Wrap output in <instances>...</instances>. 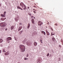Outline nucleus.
<instances>
[{"mask_svg":"<svg viewBox=\"0 0 63 63\" xmlns=\"http://www.w3.org/2000/svg\"><path fill=\"white\" fill-rule=\"evenodd\" d=\"M3 29H4V28H1V31H2V30H3Z\"/></svg>","mask_w":63,"mask_h":63,"instance_id":"bb28decb","label":"nucleus"},{"mask_svg":"<svg viewBox=\"0 0 63 63\" xmlns=\"http://www.w3.org/2000/svg\"><path fill=\"white\" fill-rule=\"evenodd\" d=\"M43 24V23L42 22V21H38V25L39 26H41Z\"/></svg>","mask_w":63,"mask_h":63,"instance_id":"20e7f679","label":"nucleus"},{"mask_svg":"<svg viewBox=\"0 0 63 63\" xmlns=\"http://www.w3.org/2000/svg\"><path fill=\"white\" fill-rule=\"evenodd\" d=\"M1 7V3H0V7Z\"/></svg>","mask_w":63,"mask_h":63,"instance_id":"37998d69","label":"nucleus"},{"mask_svg":"<svg viewBox=\"0 0 63 63\" xmlns=\"http://www.w3.org/2000/svg\"><path fill=\"white\" fill-rule=\"evenodd\" d=\"M46 28H47V27H46Z\"/></svg>","mask_w":63,"mask_h":63,"instance_id":"5fc2aeb1","label":"nucleus"},{"mask_svg":"<svg viewBox=\"0 0 63 63\" xmlns=\"http://www.w3.org/2000/svg\"><path fill=\"white\" fill-rule=\"evenodd\" d=\"M19 29H20V30H21V29H22V27L21 26H20L19 27Z\"/></svg>","mask_w":63,"mask_h":63,"instance_id":"393cba45","label":"nucleus"},{"mask_svg":"<svg viewBox=\"0 0 63 63\" xmlns=\"http://www.w3.org/2000/svg\"><path fill=\"white\" fill-rule=\"evenodd\" d=\"M0 16H2V17H5V15H4V14H1Z\"/></svg>","mask_w":63,"mask_h":63,"instance_id":"9d476101","label":"nucleus"},{"mask_svg":"<svg viewBox=\"0 0 63 63\" xmlns=\"http://www.w3.org/2000/svg\"><path fill=\"white\" fill-rule=\"evenodd\" d=\"M6 12L5 11V12H4L3 14L4 15H5H5H6Z\"/></svg>","mask_w":63,"mask_h":63,"instance_id":"5701e85b","label":"nucleus"},{"mask_svg":"<svg viewBox=\"0 0 63 63\" xmlns=\"http://www.w3.org/2000/svg\"><path fill=\"white\" fill-rule=\"evenodd\" d=\"M32 23L33 24H34V23L35 21H34V19H32Z\"/></svg>","mask_w":63,"mask_h":63,"instance_id":"2eb2a0df","label":"nucleus"},{"mask_svg":"<svg viewBox=\"0 0 63 63\" xmlns=\"http://www.w3.org/2000/svg\"><path fill=\"white\" fill-rule=\"evenodd\" d=\"M7 30V29H5V30L6 31V30Z\"/></svg>","mask_w":63,"mask_h":63,"instance_id":"49530a36","label":"nucleus"},{"mask_svg":"<svg viewBox=\"0 0 63 63\" xmlns=\"http://www.w3.org/2000/svg\"><path fill=\"white\" fill-rule=\"evenodd\" d=\"M19 25H21V23H19Z\"/></svg>","mask_w":63,"mask_h":63,"instance_id":"79ce46f5","label":"nucleus"},{"mask_svg":"<svg viewBox=\"0 0 63 63\" xmlns=\"http://www.w3.org/2000/svg\"><path fill=\"white\" fill-rule=\"evenodd\" d=\"M30 23H29L28 24L27 29H29V28H30Z\"/></svg>","mask_w":63,"mask_h":63,"instance_id":"0eeeda50","label":"nucleus"},{"mask_svg":"<svg viewBox=\"0 0 63 63\" xmlns=\"http://www.w3.org/2000/svg\"><path fill=\"white\" fill-rule=\"evenodd\" d=\"M26 39H25V40L22 41V43L24 44H25L26 43Z\"/></svg>","mask_w":63,"mask_h":63,"instance_id":"6e6552de","label":"nucleus"},{"mask_svg":"<svg viewBox=\"0 0 63 63\" xmlns=\"http://www.w3.org/2000/svg\"><path fill=\"white\" fill-rule=\"evenodd\" d=\"M29 15L30 16H31V14L30 13H29Z\"/></svg>","mask_w":63,"mask_h":63,"instance_id":"c9c22d12","label":"nucleus"},{"mask_svg":"<svg viewBox=\"0 0 63 63\" xmlns=\"http://www.w3.org/2000/svg\"><path fill=\"white\" fill-rule=\"evenodd\" d=\"M18 31H19L20 30V29L19 28L18 29Z\"/></svg>","mask_w":63,"mask_h":63,"instance_id":"c85d7f7f","label":"nucleus"},{"mask_svg":"<svg viewBox=\"0 0 63 63\" xmlns=\"http://www.w3.org/2000/svg\"><path fill=\"white\" fill-rule=\"evenodd\" d=\"M61 42H62V45H63V39H61Z\"/></svg>","mask_w":63,"mask_h":63,"instance_id":"4be33fe9","label":"nucleus"},{"mask_svg":"<svg viewBox=\"0 0 63 63\" xmlns=\"http://www.w3.org/2000/svg\"><path fill=\"white\" fill-rule=\"evenodd\" d=\"M6 19V18H1V20H2V21H4L5 20V19Z\"/></svg>","mask_w":63,"mask_h":63,"instance_id":"dca6fc26","label":"nucleus"},{"mask_svg":"<svg viewBox=\"0 0 63 63\" xmlns=\"http://www.w3.org/2000/svg\"><path fill=\"white\" fill-rule=\"evenodd\" d=\"M24 60H27V58L26 57L24 58Z\"/></svg>","mask_w":63,"mask_h":63,"instance_id":"7c9ffc66","label":"nucleus"},{"mask_svg":"<svg viewBox=\"0 0 63 63\" xmlns=\"http://www.w3.org/2000/svg\"><path fill=\"white\" fill-rule=\"evenodd\" d=\"M34 46H36L37 45V43L36 42H34Z\"/></svg>","mask_w":63,"mask_h":63,"instance_id":"ddd939ff","label":"nucleus"},{"mask_svg":"<svg viewBox=\"0 0 63 63\" xmlns=\"http://www.w3.org/2000/svg\"><path fill=\"white\" fill-rule=\"evenodd\" d=\"M10 54V53L9 52V51H7L6 53H4L5 55H9Z\"/></svg>","mask_w":63,"mask_h":63,"instance_id":"1a4fd4ad","label":"nucleus"},{"mask_svg":"<svg viewBox=\"0 0 63 63\" xmlns=\"http://www.w3.org/2000/svg\"><path fill=\"white\" fill-rule=\"evenodd\" d=\"M41 32L42 33H43V34H44V35H45L46 32H45L44 31H41Z\"/></svg>","mask_w":63,"mask_h":63,"instance_id":"f8f14e48","label":"nucleus"},{"mask_svg":"<svg viewBox=\"0 0 63 63\" xmlns=\"http://www.w3.org/2000/svg\"><path fill=\"white\" fill-rule=\"evenodd\" d=\"M59 48H61V46L60 45L59 46Z\"/></svg>","mask_w":63,"mask_h":63,"instance_id":"cd10ccee","label":"nucleus"},{"mask_svg":"<svg viewBox=\"0 0 63 63\" xmlns=\"http://www.w3.org/2000/svg\"><path fill=\"white\" fill-rule=\"evenodd\" d=\"M0 47H3V45L2 44L0 45Z\"/></svg>","mask_w":63,"mask_h":63,"instance_id":"72a5a7b5","label":"nucleus"},{"mask_svg":"<svg viewBox=\"0 0 63 63\" xmlns=\"http://www.w3.org/2000/svg\"><path fill=\"white\" fill-rule=\"evenodd\" d=\"M26 44L28 46H31V43L29 41H28L27 42H26Z\"/></svg>","mask_w":63,"mask_h":63,"instance_id":"39448f33","label":"nucleus"},{"mask_svg":"<svg viewBox=\"0 0 63 63\" xmlns=\"http://www.w3.org/2000/svg\"><path fill=\"white\" fill-rule=\"evenodd\" d=\"M10 28H11V30H13V29H14V26H12Z\"/></svg>","mask_w":63,"mask_h":63,"instance_id":"9b49d317","label":"nucleus"},{"mask_svg":"<svg viewBox=\"0 0 63 63\" xmlns=\"http://www.w3.org/2000/svg\"><path fill=\"white\" fill-rule=\"evenodd\" d=\"M23 8H24V5L23 6Z\"/></svg>","mask_w":63,"mask_h":63,"instance_id":"09e8293b","label":"nucleus"},{"mask_svg":"<svg viewBox=\"0 0 63 63\" xmlns=\"http://www.w3.org/2000/svg\"><path fill=\"white\" fill-rule=\"evenodd\" d=\"M52 35H54V33L52 34H51V36H52Z\"/></svg>","mask_w":63,"mask_h":63,"instance_id":"f704fd0d","label":"nucleus"},{"mask_svg":"<svg viewBox=\"0 0 63 63\" xmlns=\"http://www.w3.org/2000/svg\"><path fill=\"white\" fill-rule=\"evenodd\" d=\"M28 9H29L30 8H29V7H28Z\"/></svg>","mask_w":63,"mask_h":63,"instance_id":"a19ab883","label":"nucleus"},{"mask_svg":"<svg viewBox=\"0 0 63 63\" xmlns=\"http://www.w3.org/2000/svg\"><path fill=\"white\" fill-rule=\"evenodd\" d=\"M0 26L2 27H6L7 26V23H0Z\"/></svg>","mask_w":63,"mask_h":63,"instance_id":"f03ea898","label":"nucleus"},{"mask_svg":"<svg viewBox=\"0 0 63 63\" xmlns=\"http://www.w3.org/2000/svg\"><path fill=\"white\" fill-rule=\"evenodd\" d=\"M49 55V54L48 53V54H47V56H48Z\"/></svg>","mask_w":63,"mask_h":63,"instance_id":"c756f323","label":"nucleus"},{"mask_svg":"<svg viewBox=\"0 0 63 63\" xmlns=\"http://www.w3.org/2000/svg\"><path fill=\"white\" fill-rule=\"evenodd\" d=\"M53 34V33H52V32L51 33V35H52Z\"/></svg>","mask_w":63,"mask_h":63,"instance_id":"8fccbe9b","label":"nucleus"},{"mask_svg":"<svg viewBox=\"0 0 63 63\" xmlns=\"http://www.w3.org/2000/svg\"><path fill=\"white\" fill-rule=\"evenodd\" d=\"M46 32L47 33V35H49V33L47 31H46Z\"/></svg>","mask_w":63,"mask_h":63,"instance_id":"a211bd4d","label":"nucleus"},{"mask_svg":"<svg viewBox=\"0 0 63 63\" xmlns=\"http://www.w3.org/2000/svg\"><path fill=\"white\" fill-rule=\"evenodd\" d=\"M6 40L7 42H8V43H10V40H12V39L11 37H8L6 38Z\"/></svg>","mask_w":63,"mask_h":63,"instance_id":"7ed1b4c3","label":"nucleus"},{"mask_svg":"<svg viewBox=\"0 0 63 63\" xmlns=\"http://www.w3.org/2000/svg\"><path fill=\"white\" fill-rule=\"evenodd\" d=\"M1 50H0V53H1Z\"/></svg>","mask_w":63,"mask_h":63,"instance_id":"ea45409f","label":"nucleus"},{"mask_svg":"<svg viewBox=\"0 0 63 63\" xmlns=\"http://www.w3.org/2000/svg\"><path fill=\"white\" fill-rule=\"evenodd\" d=\"M15 20L16 21H18V18H15Z\"/></svg>","mask_w":63,"mask_h":63,"instance_id":"aec40b11","label":"nucleus"},{"mask_svg":"<svg viewBox=\"0 0 63 63\" xmlns=\"http://www.w3.org/2000/svg\"><path fill=\"white\" fill-rule=\"evenodd\" d=\"M22 32H23V30H22V31H20L19 32L20 34H21Z\"/></svg>","mask_w":63,"mask_h":63,"instance_id":"a878e982","label":"nucleus"},{"mask_svg":"<svg viewBox=\"0 0 63 63\" xmlns=\"http://www.w3.org/2000/svg\"><path fill=\"white\" fill-rule=\"evenodd\" d=\"M33 12H34V13H36V12H35L34 11H33Z\"/></svg>","mask_w":63,"mask_h":63,"instance_id":"c03bdc74","label":"nucleus"},{"mask_svg":"<svg viewBox=\"0 0 63 63\" xmlns=\"http://www.w3.org/2000/svg\"><path fill=\"white\" fill-rule=\"evenodd\" d=\"M24 8H23V10H26V5H25L24 6Z\"/></svg>","mask_w":63,"mask_h":63,"instance_id":"412c9836","label":"nucleus"},{"mask_svg":"<svg viewBox=\"0 0 63 63\" xmlns=\"http://www.w3.org/2000/svg\"><path fill=\"white\" fill-rule=\"evenodd\" d=\"M55 25H56V26H57V24H55Z\"/></svg>","mask_w":63,"mask_h":63,"instance_id":"58836bf2","label":"nucleus"},{"mask_svg":"<svg viewBox=\"0 0 63 63\" xmlns=\"http://www.w3.org/2000/svg\"><path fill=\"white\" fill-rule=\"evenodd\" d=\"M50 29H51L52 30H52V28H51Z\"/></svg>","mask_w":63,"mask_h":63,"instance_id":"4c0bfd02","label":"nucleus"},{"mask_svg":"<svg viewBox=\"0 0 63 63\" xmlns=\"http://www.w3.org/2000/svg\"><path fill=\"white\" fill-rule=\"evenodd\" d=\"M19 49L21 52H24L25 50V46L23 45H20L19 46Z\"/></svg>","mask_w":63,"mask_h":63,"instance_id":"f257e3e1","label":"nucleus"},{"mask_svg":"<svg viewBox=\"0 0 63 63\" xmlns=\"http://www.w3.org/2000/svg\"><path fill=\"white\" fill-rule=\"evenodd\" d=\"M3 42V40L2 39H0V43H1Z\"/></svg>","mask_w":63,"mask_h":63,"instance_id":"6ab92c4d","label":"nucleus"},{"mask_svg":"<svg viewBox=\"0 0 63 63\" xmlns=\"http://www.w3.org/2000/svg\"><path fill=\"white\" fill-rule=\"evenodd\" d=\"M3 51V52H6V51H5V49H3L2 50Z\"/></svg>","mask_w":63,"mask_h":63,"instance_id":"b1692460","label":"nucleus"},{"mask_svg":"<svg viewBox=\"0 0 63 63\" xmlns=\"http://www.w3.org/2000/svg\"><path fill=\"white\" fill-rule=\"evenodd\" d=\"M33 11H36V10H35V9H33Z\"/></svg>","mask_w":63,"mask_h":63,"instance_id":"a18cd8bd","label":"nucleus"},{"mask_svg":"<svg viewBox=\"0 0 63 63\" xmlns=\"http://www.w3.org/2000/svg\"><path fill=\"white\" fill-rule=\"evenodd\" d=\"M17 9H20V10H23V9H22V8H21V7H20L19 6H18L17 7Z\"/></svg>","mask_w":63,"mask_h":63,"instance_id":"4468645a","label":"nucleus"},{"mask_svg":"<svg viewBox=\"0 0 63 63\" xmlns=\"http://www.w3.org/2000/svg\"><path fill=\"white\" fill-rule=\"evenodd\" d=\"M49 28L50 29L51 28V27L50 26H49Z\"/></svg>","mask_w":63,"mask_h":63,"instance_id":"e433bc0d","label":"nucleus"},{"mask_svg":"<svg viewBox=\"0 0 63 63\" xmlns=\"http://www.w3.org/2000/svg\"><path fill=\"white\" fill-rule=\"evenodd\" d=\"M52 40L53 42H54L55 41V38H54L53 37L52 38Z\"/></svg>","mask_w":63,"mask_h":63,"instance_id":"f3484780","label":"nucleus"},{"mask_svg":"<svg viewBox=\"0 0 63 63\" xmlns=\"http://www.w3.org/2000/svg\"><path fill=\"white\" fill-rule=\"evenodd\" d=\"M20 6H21V7H22V8H23V6H25V5H24V3H22V2L20 3Z\"/></svg>","mask_w":63,"mask_h":63,"instance_id":"423d86ee","label":"nucleus"},{"mask_svg":"<svg viewBox=\"0 0 63 63\" xmlns=\"http://www.w3.org/2000/svg\"><path fill=\"white\" fill-rule=\"evenodd\" d=\"M20 63V62H19L18 63Z\"/></svg>","mask_w":63,"mask_h":63,"instance_id":"603ef678","label":"nucleus"},{"mask_svg":"<svg viewBox=\"0 0 63 63\" xmlns=\"http://www.w3.org/2000/svg\"><path fill=\"white\" fill-rule=\"evenodd\" d=\"M40 42L41 43H43V42H42V40H40Z\"/></svg>","mask_w":63,"mask_h":63,"instance_id":"2f4dec72","label":"nucleus"},{"mask_svg":"<svg viewBox=\"0 0 63 63\" xmlns=\"http://www.w3.org/2000/svg\"><path fill=\"white\" fill-rule=\"evenodd\" d=\"M28 56H29V55L28 54H27V57H28Z\"/></svg>","mask_w":63,"mask_h":63,"instance_id":"473e14b6","label":"nucleus"},{"mask_svg":"<svg viewBox=\"0 0 63 63\" xmlns=\"http://www.w3.org/2000/svg\"><path fill=\"white\" fill-rule=\"evenodd\" d=\"M34 7V8H36V6H33Z\"/></svg>","mask_w":63,"mask_h":63,"instance_id":"de8ad7c7","label":"nucleus"},{"mask_svg":"<svg viewBox=\"0 0 63 63\" xmlns=\"http://www.w3.org/2000/svg\"><path fill=\"white\" fill-rule=\"evenodd\" d=\"M4 8H5V9L6 8V6H5V7Z\"/></svg>","mask_w":63,"mask_h":63,"instance_id":"864d4df0","label":"nucleus"},{"mask_svg":"<svg viewBox=\"0 0 63 63\" xmlns=\"http://www.w3.org/2000/svg\"><path fill=\"white\" fill-rule=\"evenodd\" d=\"M33 17H34V19H35V17H34V16H33Z\"/></svg>","mask_w":63,"mask_h":63,"instance_id":"3c124183","label":"nucleus"}]
</instances>
